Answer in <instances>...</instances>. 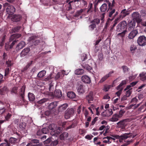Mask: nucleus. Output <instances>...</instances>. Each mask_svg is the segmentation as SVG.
I'll return each mask as SVG.
<instances>
[{
  "instance_id": "f257e3e1",
  "label": "nucleus",
  "mask_w": 146,
  "mask_h": 146,
  "mask_svg": "<svg viewBox=\"0 0 146 146\" xmlns=\"http://www.w3.org/2000/svg\"><path fill=\"white\" fill-rule=\"evenodd\" d=\"M136 136V135H133L131 133H124L120 136L117 135H112V136L116 139H119V141L120 142L121 140L126 139L128 138H134Z\"/></svg>"
},
{
  "instance_id": "f03ea898",
  "label": "nucleus",
  "mask_w": 146,
  "mask_h": 146,
  "mask_svg": "<svg viewBox=\"0 0 146 146\" xmlns=\"http://www.w3.org/2000/svg\"><path fill=\"white\" fill-rule=\"evenodd\" d=\"M127 29V22L125 21H123L120 22L117 26L116 31L118 32H121L126 30Z\"/></svg>"
},
{
  "instance_id": "7ed1b4c3",
  "label": "nucleus",
  "mask_w": 146,
  "mask_h": 146,
  "mask_svg": "<svg viewBox=\"0 0 146 146\" xmlns=\"http://www.w3.org/2000/svg\"><path fill=\"white\" fill-rule=\"evenodd\" d=\"M4 7H7L6 10L7 14L9 15L13 14L15 11V9L14 7L7 3H5L3 4Z\"/></svg>"
},
{
  "instance_id": "20e7f679",
  "label": "nucleus",
  "mask_w": 146,
  "mask_h": 146,
  "mask_svg": "<svg viewBox=\"0 0 146 146\" xmlns=\"http://www.w3.org/2000/svg\"><path fill=\"white\" fill-rule=\"evenodd\" d=\"M74 113V110L73 108H68L65 112L64 118L66 119H69L73 115Z\"/></svg>"
},
{
  "instance_id": "39448f33",
  "label": "nucleus",
  "mask_w": 146,
  "mask_h": 146,
  "mask_svg": "<svg viewBox=\"0 0 146 146\" xmlns=\"http://www.w3.org/2000/svg\"><path fill=\"white\" fill-rule=\"evenodd\" d=\"M132 16L133 19L137 23H139L142 20L140 15L137 12H133L132 14Z\"/></svg>"
},
{
  "instance_id": "423d86ee",
  "label": "nucleus",
  "mask_w": 146,
  "mask_h": 146,
  "mask_svg": "<svg viewBox=\"0 0 146 146\" xmlns=\"http://www.w3.org/2000/svg\"><path fill=\"white\" fill-rule=\"evenodd\" d=\"M137 42L140 46L145 45L146 44V37L143 35L139 36L137 39Z\"/></svg>"
},
{
  "instance_id": "0eeeda50",
  "label": "nucleus",
  "mask_w": 146,
  "mask_h": 146,
  "mask_svg": "<svg viewBox=\"0 0 146 146\" xmlns=\"http://www.w3.org/2000/svg\"><path fill=\"white\" fill-rule=\"evenodd\" d=\"M26 88V86L25 85L23 86L20 89L19 92V97L21 100L24 102L25 100V94Z\"/></svg>"
},
{
  "instance_id": "6e6552de",
  "label": "nucleus",
  "mask_w": 146,
  "mask_h": 146,
  "mask_svg": "<svg viewBox=\"0 0 146 146\" xmlns=\"http://www.w3.org/2000/svg\"><path fill=\"white\" fill-rule=\"evenodd\" d=\"M22 18V16L20 15L15 14L12 16L11 20L13 22H18L20 21Z\"/></svg>"
},
{
  "instance_id": "1a4fd4ad",
  "label": "nucleus",
  "mask_w": 146,
  "mask_h": 146,
  "mask_svg": "<svg viewBox=\"0 0 146 146\" xmlns=\"http://www.w3.org/2000/svg\"><path fill=\"white\" fill-rule=\"evenodd\" d=\"M128 119H123L117 123L119 127L121 128L122 129L125 128L126 126L127 125V123L126 122L128 121Z\"/></svg>"
},
{
  "instance_id": "9d476101",
  "label": "nucleus",
  "mask_w": 146,
  "mask_h": 146,
  "mask_svg": "<svg viewBox=\"0 0 146 146\" xmlns=\"http://www.w3.org/2000/svg\"><path fill=\"white\" fill-rule=\"evenodd\" d=\"M135 25V23L134 21H131L127 24L128 30L131 31L134 29Z\"/></svg>"
},
{
  "instance_id": "9b49d317",
  "label": "nucleus",
  "mask_w": 146,
  "mask_h": 146,
  "mask_svg": "<svg viewBox=\"0 0 146 146\" xmlns=\"http://www.w3.org/2000/svg\"><path fill=\"white\" fill-rule=\"evenodd\" d=\"M21 35L19 33H16L12 35L10 37L9 41L11 42L14 40H16V39L19 38L21 36Z\"/></svg>"
},
{
  "instance_id": "f8f14e48",
  "label": "nucleus",
  "mask_w": 146,
  "mask_h": 146,
  "mask_svg": "<svg viewBox=\"0 0 146 146\" xmlns=\"http://www.w3.org/2000/svg\"><path fill=\"white\" fill-rule=\"evenodd\" d=\"M86 99L88 101V103H92V102L94 100L93 93L92 92H90L88 95L86 96Z\"/></svg>"
},
{
  "instance_id": "ddd939ff",
  "label": "nucleus",
  "mask_w": 146,
  "mask_h": 146,
  "mask_svg": "<svg viewBox=\"0 0 146 146\" xmlns=\"http://www.w3.org/2000/svg\"><path fill=\"white\" fill-rule=\"evenodd\" d=\"M138 33V32L137 30H133L129 34L128 37L129 39H133Z\"/></svg>"
},
{
  "instance_id": "4468645a",
  "label": "nucleus",
  "mask_w": 146,
  "mask_h": 146,
  "mask_svg": "<svg viewBox=\"0 0 146 146\" xmlns=\"http://www.w3.org/2000/svg\"><path fill=\"white\" fill-rule=\"evenodd\" d=\"M113 73L114 71H113L110 72L108 74H106L99 81V82L102 83L104 82L106 80H107L108 78L111 76V74Z\"/></svg>"
},
{
  "instance_id": "2eb2a0df",
  "label": "nucleus",
  "mask_w": 146,
  "mask_h": 146,
  "mask_svg": "<svg viewBox=\"0 0 146 146\" xmlns=\"http://www.w3.org/2000/svg\"><path fill=\"white\" fill-rule=\"evenodd\" d=\"M82 80L84 83L90 84L91 82V80L89 77L86 75L82 76L81 78Z\"/></svg>"
},
{
  "instance_id": "dca6fc26",
  "label": "nucleus",
  "mask_w": 146,
  "mask_h": 146,
  "mask_svg": "<svg viewBox=\"0 0 146 146\" xmlns=\"http://www.w3.org/2000/svg\"><path fill=\"white\" fill-rule=\"evenodd\" d=\"M68 106L67 104L65 103L59 106L58 108V111L59 112H61L64 111Z\"/></svg>"
},
{
  "instance_id": "f3484780",
  "label": "nucleus",
  "mask_w": 146,
  "mask_h": 146,
  "mask_svg": "<svg viewBox=\"0 0 146 146\" xmlns=\"http://www.w3.org/2000/svg\"><path fill=\"white\" fill-rule=\"evenodd\" d=\"M25 45V43L24 41H21L17 45L16 49L17 50H19L23 48Z\"/></svg>"
},
{
  "instance_id": "a211bd4d",
  "label": "nucleus",
  "mask_w": 146,
  "mask_h": 146,
  "mask_svg": "<svg viewBox=\"0 0 146 146\" xmlns=\"http://www.w3.org/2000/svg\"><path fill=\"white\" fill-rule=\"evenodd\" d=\"M30 51L29 48L28 47L24 49L21 53V56L23 57L26 55Z\"/></svg>"
},
{
  "instance_id": "6ab92c4d",
  "label": "nucleus",
  "mask_w": 146,
  "mask_h": 146,
  "mask_svg": "<svg viewBox=\"0 0 146 146\" xmlns=\"http://www.w3.org/2000/svg\"><path fill=\"white\" fill-rule=\"evenodd\" d=\"M54 95L58 98H60L62 96L61 90H56L54 92Z\"/></svg>"
},
{
  "instance_id": "aec40b11",
  "label": "nucleus",
  "mask_w": 146,
  "mask_h": 146,
  "mask_svg": "<svg viewBox=\"0 0 146 146\" xmlns=\"http://www.w3.org/2000/svg\"><path fill=\"white\" fill-rule=\"evenodd\" d=\"M113 113L112 109H110L106 110L103 113V115L105 117H108L111 115Z\"/></svg>"
},
{
  "instance_id": "412c9836",
  "label": "nucleus",
  "mask_w": 146,
  "mask_h": 146,
  "mask_svg": "<svg viewBox=\"0 0 146 146\" xmlns=\"http://www.w3.org/2000/svg\"><path fill=\"white\" fill-rule=\"evenodd\" d=\"M21 28V26H16L12 28L10 32L11 33L18 32Z\"/></svg>"
},
{
  "instance_id": "4be33fe9",
  "label": "nucleus",
  "mask_w": 146,
  "mask_h": 146,
  "mask_svg": "<svg viewBox=\"0 0 146 146\" xmlns=\"http://www.w3.org/2000/svg\"><path fill=\"white\" fill-rule=\"evenodd\" d=\"M57 103L54 102L50 103L48 106V108L49 110H52L55 108L57 106Z\"/></svg>"
},
{
  "instance_id": "5701e85b",
  "label": "nucleus",
  "mask_w": 146,
  "mask_h": 146,
  "mask_svg": "<svg viewBox=\"0 0 146 146\" xmlns=\"http://www.w3.org/2000/svg\"><path fill=\"white\" fill-rule=\"evenodd\" d=\"M119 116L118 114H115L113 115L112 117L110 118L109 120L112 122H115L118 121Z\"/></svg>"
},
{
  "instance_id": "b1692460",
  "label": "nucleus",
  "mask_w": 146,
  "mask_h": 146,
  "mask_svg": "<svg viewBox=\"0 0 146 146\" xmlns=\"http://www.w3.org/2000/svg\"><path fill=\"white\" fill-rule=\"evenodd\" d=\"M77 91L79 94H83L85 91L84 86L82 85H80L78 88Z\"/></svg>"
},
{
  "instance_id": "393cba45",
  "label": "nucleus",
  "mask_w": 146,
  "mask_h": 146,
  "mask_svg": "<svg viewBox=\"0 0 146 146\" xmlns=\"http://www.w3.org/2000/svg\"><path fill=\"white\" fill-rule=\"evenodd\" d=\"M65 71L64 70H62L61 72H58L57 74L56 75L55 79L56 80H58L60 77V76L63 77L64 75Z\"/></svg>"
},
{
  "instance_id": "a878e982",
  "label": "nucleus",
  "mask_w": 146,
  "mask_h": 146,
  "mask_svg": "<svg viewBox=\"0 0 146 146\" xmlns=\"http://www.w3.org/2000/svg\"><path fill=\"white\" fill-rule=\"evenodd\" d=\"M56 127V125L54 123L51 124L48 126V128L49 129L52 130V131L54 133L53 134V135L56 133V132L55 130Z\"/></svg>"
},
{
  "instance_id": "bb28decb",
  "label": "nucleus",
  "mask_w": 146,
  "mask_h": 146,
  "mask_svg": "<svg viewBox=\"0 0 146 146\" xmlns=\"http://www.w3.org/2000/svg\"><path fill=\"white\" fill-rule=\"evenodd\" d=\"M17 139L13 137H10L9 140H8L9 146H10L12 144L15 143L17 142Z\"/></svg>"
},
{
  "instance_id": "cd10ccee",
  "label": "nucleus",
  "mask_w": 146,
  "mask_h": 146,
  "mask_svg": "<svg viewBox=\"0 0 146 146\" xmlns=\"http://www.w3.org/2000/svg\"><path fill=\"white\" fill-rule=\"evenodd\" d=\"M28 97L29 101L30 102H33L35 100V96L32 93H28Z\"/></svg>"
},
{
  "instance_id": "c85d7f7f",
  "label": "nucleus",
  "mask_w": 146,
  "mask_h": 146,
  "mask_svg": "<svg viewBox=\"0 0 146 146\" xmlns=\"http://www.w3.org/2000/svg\"><path fill=\"white\" fill-rule=\"evenodd\" d=\"M129 13L125 9H124L122 10L121 12V14L119 15L121 16L122 18H123L125 17L126 16L128 15Z\"/></svg>"
},
{
  "instance_id": "c756f323",
  "label": "nucleus",
  "mask_w": 146,
  "mask_h": 146,
  "mask_svg": "<svg viewBox=\"0 0 146 146\" xmlns=\"http://www.w3.org/2000/svg\"><path fill=\"white\" fill-rule=\"evenodd\" d=\"M67 96L70 99H74L76 97L75 93L73 92H68L67 94Z\"/></svg>"
},
{
  "instance_id": "7c9ffc66",
  "label": "nucleus",
  "mask_w": 146,
  "mask_h": 146,
  "mask_svg": "<svg viewBox=\"0 0 146 146\" xmlns=\"http://www.w3.org/2000/svg\"><path fill=\"white\" fill-rule=\"evenodd\" d=\"M109 12H108V17L110 18H112L113 17V14L114 13L115 11V9H111V8H110V9H109Z\"/></svg>"
},
{
  "instance_id": "2f4dec72",
  "label": "nucleus",
  "mask_w": 146,
  "mask_h": 146,
  "mask_svg": "<svg viewBox=\"0 0 146 146\" xmlns=\"http://www.w3.org/2000/svg\"><path fill=\"white\" fill-rule=\"evenodd\" d=\"M107 5L106 3H104L100 7V9L101 12H104L107 10Z\"/></svg>"
},
{
  "instance_id": "473e14b6",
  "label": "nucleus",
  "mask_w": 146,
  "mask_h": 146,
  "mask_svg": "<svg viewBox=\"0 0 146 146\" xmlns=\"http://www.w3.org/2000/svg\"><path fill=\"white\" fill-rule=\"evenodd\" d=\"M46 72L44 70H42L38 74L37 76L38 78H42L45 75Z\"/></svg>"
},
{
  "instance_id": "72a5a7b5",
  "label": "nucleus",
  "mask_w": 146,
  "mask_h": 146,
  "mask_svg": "<svg viewBox=\"0 0 146 146\" xmlns=\"http://www.w3.org/2000/svg\"><path fill=\"white\" fill-rule=\"evenodd\" d=\"M84 73V70L82 69H78L75 71V74L76 75H82Z\"/></svg>"
},
{
  "instance_id": "f704fd0d",
  "label": "nucleus",
  "mask_w": 146,
  "mask_h": 146,
  "mask_svg": "<svg viewBox=\"0 0 146 146\" xmlns=\"http://www.w3.org/2000/svg\"><path fill=\"white\" fill-rule=\"evenodd\" d=\"M85 11L84 9H81L80 10L77 11L75 13L74 17H78L82 13Z\"/></svg>"
},
{
  "instance_id": "c9c22d12",
  "label": "nucleus",
  "mask_w": 146,
  "mask_h": 146,
  "mask_svg": "<svg viewBox=\"0 0 146 146\" xmlns=\"http://www.w3.org/2000/svg\"><path fill=\"white\" fill-rule=\"evenodd\" d=\"M126 84V81L125 80L122 81L120 84L117 86V90H119L120 89L123 88L122 86L124 85H125Z\"/></svg>"
},
{
  "instance_id": "e433bc0d",
  "label": "nucleus",
  "mask_w": 146,
  "mask_h": 146,
  "mask_svg": "<svg viewBox=\"0 0 146 146\" xmlns=\"http://www.w3.org/2000/svg\"><path fill=\"white\" fill-rule=\"evenodd\" d=\"M82 65L83 68L88 71H90L92 69V68L89 66L88 64H82Z\"/></svg>"
},
{
  "instance_id": "4c0bfd02",
  "label": "nucleus",
  "mask_w": 146,
  "mask_h": 146,
  "mask_svg": "<svg viewBox=\"0 0 146 146\" xmlns=\"http://www.w3.org/2000/svg\"><path fill=\"white\" fill-rule=\"evenodd\" d=\"M146 73L145 72H142L139 74V76L140 77L142 81H144L146 80V76H145Z\"/></svg>"
},
{
  "instance_id": "58836bf2",
  "label": "nucleus",
  "mask_w": 146,
  "mask_h": 146,
  "mask_svg": "<svg viewBox=\"0 0 146 146\" xmlns=\"http://www.w3.org/2000/svg\"><path fill=\"white\" fill-rule=\"evenodd\" d=\"M121 68L123 69V72L124 73L127 72L129 70V68L127 66L125 65L122 66Z\"/></svg>"
},
{
  "instance_id": "ea45409f",
  "label": "nucleus",
  "mask_w": 146,
  "mask_h": 146,
  "mask_svg": "<svg viewBox=\"0 0 146 146\" xmlns=\"http://www.w3.org/2000/svg\"><path fill=\"white\" fill-rule=\"evenodd\" d=\"M100 22V21L99 19L98 18H95L91 21V23H94L96 25H98Z\"/></svg>"
},
{
  "instance_id": "a19ab883",
  "label": "nucleus",
  "mask_w": 146,
  "mask_h": 146,
  "mask_svg": "<svg viewBox=\"0 0 146 146\" xmlns=\"http://www.w3.org/2000/svg\"><path fill=\"white\" fill-rule=\"evenodd\" d=\"M75 126V123H72L71 125H67L66 128V130H67L69 129L74 128Z\"/></svg>"
},
{
  "instance_id": "79ce46f5",
  "label": "nucleus",
  "mask_w": 146,
  "mask_h": 146,
  "mask_svg": "<svg viewBox=\"0 0 146 146\" xmlns=\"http://www.w3.org/2000/svg\"><path fill=\"white\" fill-rule=\"evenodd\" d=\"M11 42L9 41V42L5 43V49L6 50L8 51L11 49V48H10V44Z\"/></svg>"
},
{
  "instance_id": "37998d69",
  "label": "nucleus",
  "mask_w": 146,
  "mask_h": 146,
  "mask_svg": "<svg viewBox=\"0 0 146 146\" xmlns=\"http://www.w3.org/2000/svg\"><path fill=\"white\" fill-rule=\"evenodd\" d=\"M5 142L0 144V146H9L8 141V140L7 139H5L4 140Z\"/></svg>"
},
{
  "instance_id": "c03bdc74",
  "label": "nucleus",
  "mask_w": 146,
  "mask_h": 146,
  "mask_svg": "<svg viewBox=\"0 0 146 146\" xmlns=\"http://www.w3.org/2000/svg\"><path fill=\"white\" fill-rule=\"evenodd\" d=\"M18 89V87H17L15 86L13 87L11 91V93H14L15 94H17V90Z\"/></svg>"
},
{
  "instance_id": "a18cd8bd",
  "label": "nucleus",
  "mask_w": 146,
  "mask_h": 146,
  "mask_svg": "<svg viewBox=\"0 0 146 146\" xmlns=\"http://www.w3.org/2000/svg\"><path fill=\"white\" fill-rule=\"evenodd\" d=\"M110 85L106 84L104 86V90L105 92L108 91L111 88Z\"/></svg>"
},
{
  "instance_id": "49530a36",
  "label": "nucleus",
  "mask_w": 146,
  "mask_h": 146,
  "mask_svg": "<svg viewBox=\"0 0 146 146\" xmlns=\"http://www.w3.org/2000/svg\"><path fill=\"white\" fill-rule=\"evenodd\" d=\"M26 126V123L24 122L21 123L19 124L20 128L22 130H24Z\"/></svg>"
},
{
  "instance_id": "de8ad7c7",
  "label": "nucleus",
  "mask_w": 146,
  "mask_h": 146,
  "mask_svg": "<svg viewBox=\"0 0 146 146\" xmlns=\"http://www.w3.org/2000/svg\"><path fill=\"white\" fill-rule=\"evenodd\" d=\"M137 49V48L135 45H132L130 47V50L132 53H134L135 50Z\"/></svg>"
},
{
  "instance_id": "09e8293b",
  "label": "nucleus",
  "mask_w": 146,
  "mask_h": 146,
  "mask_svg": "<svg viewBox=\"0 0 146 146\" xmlns=\"http://www.w3.org/2000/svg\"><path fill=\"white\" fill-rule=\"evenodd\" d=\"M96 25L94 23H92V24L90 25L89 26L90 30L91 31H93L95 28L96 27Z\"/></svg>"
},
{
  "instance_id": "8fccbe9b",
  "label": "nucleus",
  "mask_w": 146,
  "mask_h": 146,
  "mask_svg": "<svg viewBox=\"0 0 146 146\" xmlns=\"http://www.w3.org/2000/svg\"><path fill=\"white\" fill-rule=\"evenodd\" d=\"M12 115L11 114H10L9 113H8L7 115L5 117V121H8L9 119H10L11 117L12 116Z\"/></svg>"
},
{
  "instance_id": "3c124183",
  "label": "nucleus",
  "mask_w": 146,
  "mask_h": 146,
  "mask_svg": "<svg viewBox=\"0 0 146 146\" xmlns=\"http://www.w3.org/2000/svg\"><path fill=\"white\" fill-rule=\"evenodd\" d=\"M69 124V123L66 121H64L62 123V125L63 128H64L66 129V127L67 125Z\"/></svg>"
},
{
  "instance_id": "603ef678",
  "label": "nucleus",
  "mask_w": 146,
  "mask_h": 146,
  "mask_svg": "<svg viewBox=\"0 0 146 146\" xmlns=\"http://www.w3.org/2000/svg\"><path fill=\"white\" fill-rule=\"evenodd\" d=\"M48 100L47 99L43 98L38 101V103L39 104H42L46 102Z\"/></svg>"
},
{
  "instance_id": "864d4df0",
  "label": "nucleus",
  "mask_w": 146,
  "mask_h": 146,
  "mask_svg": "<svg viewBox=\"0 0 146 146\" xmlns=\"http://www.w3.org/2000/svg\"><path fill=\"white\" fill-rule=\"evenodd\" d=\"M39 143V140H38L36 139H34L31 140L30 141V143H29L33 144L35 143L37 144Z\"/></svg>"
},
{
  "instance_id": "5fc2aeb1",
  "label": "nucleus",
  "mask_w": 146,
  "mask_h": 146,
  "mask_svg": "<svg viewBox=\"0 0 146 146\" xmlns=\"http://www.w3.org/2000/svg\"><path fill=\"white\" fill-rule=\"evenodd\" d=\"M52 74H50L49 76H48L47 78H45L44 79V81H49L52 78Z\"/></svg>"
},
{
  "instance_id": "6e6d98bb",
  "label": "nucleus",
  "mask_w": 146,
  "mask_h": 146,
  "mask_svg": "<svg viewBox=\"0 0 146 146\" xmlns=\"http://www.w3.org/2000/svg\"><path fill=\"white\" fill-rule=\"evenodd\" d=\"M18 40H13L11 42H12V43L10 44V48H11V49L13 47V46L14 45L15 43L17 42Z\"/></svg>"
},
{
  "instance_id": "4d7b16f0",
  "label": "nucleus",
  "mask_w": 146,
  "mask_h": 146,
  "mask_svg": "<svg viewBox=\"0 0 146 146\" xmlns=\"http://www.w3.org/2000/svg\"><path fill=\"white\" fill-rule=\"evenodd\" d=\"M126 32V30H124L121 33H118V35H120L122 37H123L124 36L125 33Z\"/></svg>"
},
{
  "instance_id": "13d9d810",
  "label": "nucleus",
  "mask_w": 146,
  "mask_h": 146,
  "mask_svg": "<svg viewBox=\"0 0 146 146\" xmlns=\"http://www.w3.org/2000/svg\"><path fill=\"white\" fill-rule=\"evenodd\" d=\"M137 101L138 100L136 98L134 97L131 99L130 102L131 103L135 104L137 102Z\"/></svg>"
},
{
  "instance_id": "bf43d9fd",
  "label": "nucleus",
  "mask_w": 146,
  "mask_h": 146,
  "mask_svg": "<svg viewBox=\"0 0 146 146\" xmlns=\"http://www.w3.org/2000/svg\"><path fill=\"white\" fill-rule=\"evenodd\" d=\"M121 18V16L119 15V16L115 20L114 22L117 24L120 21Z\"/></svg>"
},
{
  "instance_id": "052dcab7",
  "label": "nucleus",
  "mask_w": 146,
  "mask_h": 146,
  "mask_svg": "<svg viewBox=\"0 0 146 146\" xmlns=\"http://www.w3.org/2000/svg\"><path fill=\"white\" fill-rule=\"evenodd\" d=\"M43 134H46L48 132V129L47 128L44 127L41 129Z\"/></svg>"
},
{
  "instance_id": "680f3d73",
  "label": "nucleus",
  "mask_w": 146,
  "mask_h": 146,
  "mask_svg": "<svg viewBox=\"0 0 146 146\" xmlns=\"http://www.w3.org/2000/svg\"><path fill=\"white\" fill-rule=\"evenodd\" d=\"M123 89V88H121L119 89L118 90H119V91L117 92L116 93V94L117 95V96L119 97V96H120L121 94V92L122 91Z\"/></svg>"
},
{
  "instance_id": "e2e57ef3",
  "label": "nucleus",
  "mask_w": 146,
  "mask_h": 146,
  "mask_svg": "<svg viewBox=\"0 0 146 146\" xmlns=\"http://www.w3.org/2000/svg\"><path fill=\"white\" fill-rule=\"evenodd\" d=\"M113 20V18H108L106 24L108 26L110 24V22Z\"/></svg>"
},
{
  "instance_id": "0e129e2a",
  "label": "nucleus",
  "mask_w": 146,
  "mask_h": 146,
  "mask_svg": "<svg viewBox=\"0 0 146 146\" xmlns=\"http://www.w3.org/2000/svg\"><path fill=\"white\" fill-rule=\"evenodd\" d=\"M6 64L7 65L8 67H10L13 65V63L11 61L8 60L6 61Z\"/></svg>"
},
{
  "instance_id": "69168bd1",
  "label": "nucleus",
  "mask_w": 146,
  "mask_h": 146,
  "mask_svg": "<svg viewBox=\"0 0 146 146\" xmlns=\"http://www.w3.org/2000/svg\"><path fill=\"white\" fill-rule=\"evenodd\" d=\"M10 71L9 68H7L5 70V76H6L9 74Z\"/></svg>"
},
{
  "instance_id": "338daca9",
  "label": "nucleus",
  "mask_w": 146,
  "mask_h": 146,
  "mask_svg": "<svg viewBox=\"0 0 146 146\" xmlns=\"http://www.w3.org/2000/svg\"><path fill=\"white\" fill-rule=\"evenodd\" d=\"M27 146H42V144L41 143H39L38 144H36L35 145L32 144H31L28 143Z\"/></svg>"
},
{
  "instance_id": "774afa93",
  "label": "nucleus",
  "mask_w": 146,
  "mask_h": 146,
  "mask_svg": "<svg viewBox=\"0 0 146 146\" xmlns=\"http://www.w3.org/2000/svg\"><path fill=\"white\" fill-rule=\"evenodd\" d=\"M125 111L123 110H121L119 112V117H121L123 115V114L125 113Z\"/></svg>"
}]
</instances>
